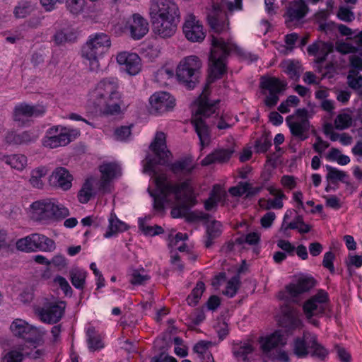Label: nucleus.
Masks as SVG:
<instances>
[{
	"instance_id": "obj_9",
	"label": "nucleus",
	"mask_w": 362,
	"mask_h": 362,
	"mask_svg": "<svg viewBox=\"0 0 362 362\" xmlns=\"http://www.w3.org/2000/svg\"><path fill=\"white\" fill-rule=\"evenodd\" d=\"M308 115V110L299 108L293 115H288L286 118V124L292 136L300 141H305L309 137L311 124Z\"/></svg>"
},
{
	"instance_id": "obj_18",
	"label": "nucleus",
	"mask_w": 362,
	"mask_h": 362,
	"mask_svg": "<svg viewBox=\"0 0 362 362\" xmlns=\"http://www.w3.org/2000/svg\"><path fill=\"white\" fill-rule=\"evenodd\" d=\"M334 44L331 42L317 40L310 45L307 48L309 55L315 57V63L318 66L319 71H322L320 65L326 61L327 56L334 50Z\"/></svg>"
},
{
	"instance_id": "obj_63",
	"label": "nucleus",
	"mask_w": 362,
	"mask_h": 362,
	"mask_svg": "<svg viewBox=\"0 0 362 362\" xmlns=\"http://www.w3.org/2000/svg\"><path fill=\"white\" fill-rule=\"evenodd\" d=\"M277 246L288 255L293 256L296 250V247L288 240H279L277 241Z\"/></svg>"
},
{
	"instance_id": "obj_40",
	"label": "nucleus",
	"mask_w": 362,
	"mask_h": 362,
	"mask_svg": "<svg viewBox=\"0 0 362 362\" xmlns=\"http://www.w3.org/2000/svg\"><path fill=\"white\" fill-rule=\"evenodd\" d=\"M70 280L72 285L78 289H83L86 282V272L78 268H73L69 271Z\"/></svg>"
},
{
	"instance_id": "obj_59",
	"label": "nucleus",
	"mask_w": 362,
	"mask_h": 362,
	"mask_svg": "<svg viewBox=\"0 0 362 362\" xmlns=\"http://www.w3.org/2000/svg\"><path fill=\"white\" fill-rule=\"evenodd\" d=\"M210 344L211 342L209 341H200L194 345V351L200 354H206L209 360L210 358L213 359L212 355L207 352V349Z\"/></svg>"
},
{
	"instance_id": "obj_1",
	"label": "nucleus",
	"mask_w": 362,
	"mask_h": 362,
	"mask_svg": "<svg viewBox=\"0 0 362 362\" xmlns=\"http://www.w3.org/2000/svg\"><path fill=\"white\" fill-rule=\"evenodd\" d=\"M157 191L151 192L153 198V208L156 211L163 212L165 204L180 203L171 210L173 218H182L187 214V211L197 204V197L191 184V179H186L181 183L173 184L168 181L165 175H160L156 179Z\"/></svg>"
},
{
	"instance_id": "obj_12",
	"label": "nucleus",
	"mask_w": 362,
	"mask_h": 362,
	"mask_svg": "<svg viewBox=\"0 0 362 362\" xmlns=\"http://www.w3.org/2000/svg\"><path fill=\"white\" fill-rule=\"evenodd\" d=\"M328 301V293L323 290L307 300L303 305V311L309 322L315 327H318L319 321L313 319V316H322L327 308Z\"/></svg>"
},
{
	"instance_id": "obj_19",
	"label": "nucleus",
	"mask_w": 362,
	"mask_h": 362,
	"mask_svg": "<svg viewBox=\"0 0 362 362\" xmlns=\"http://www.w3.org/2000/svg\"><path fill=\"white\" fill-rule=\"evenodd\" d=\"M45 112V108L40 105H30L23 103L17 105L13 110V119L21 124H25L28 118L39 117Z\"/></svg>"
},
{
	"instance_id": "obj_56",
	"label": "nucleus",
	"mask_w": 362,
	"mask_h": 362,
	"mask_svg": "<svg viewBox=\"0 0 362 362\" xmlns=\"http://www.w3.org/2000/svg\"><path fill=\"white\" fill-rule=\"evenodd\" d=\"M210 215L201 211H187L186 215V219L189 222L199 221H207L209 220Z\"/></svg>"
},
{
	"instance_id": "obj_34",
	"label": "nucleus",
	"mask_w": 362,
	"mask_h": 362,
	"mask_svg": "<svg viewBox=\"0 0 362 362\" xmlns=\"http://www.w3.org/2000/svg\"><path fill=\"white\" fill-rule=\"evenodd\" d=\"M10 329L16 337L28 339V335L33 329V327L23 320L16 319L11 323Z\"/></svg>"
},
{
	"instance_id": "obj_58",
	"label": "nucleus",
	"mask_w": 362,
	"mask_h": 362,
	"mask_svg": "<svg viewBox=\"0 0 362 362\" xmlns=\"http://www.w3.org/2000/svg\"><path fill=\"white\" fill-rule=\"evenodd\" d=\"M338 18L345 22H351L355 18V15L349 8L341 6L337 12Z\"/></svg>"
},
{
	"instance_id": "obj_30",
	"label": "nucleus",
	"mask_w": 362,
	"mask_h": 362,
	"mask_svg": "<svg viewBox=\"0 0 362 362\" xmlns=\"http://www.w3.org/2000/svg\"><path fill=\"white\" fill-rule=\"evenodd\" d=\"M222 233V224L218 221H212L206 225L205 247L209 248L214 244L215 239Z\"/></svg>"
},
{
	"instance_id": "obj_52",
	"label": "nucleus",
	"mask_w": 362,
	"mask_h": 362,
	"mask_svg": "<svg viewBox=\"0 0 362 362\" xmlns=\"http://www.w3.org/2000/svg\"><path fill=\"white\" fill-rule=\"evenodd\" d=\"M21 351H23V356H28L33 359H37L40 358L43 354L44 351L41 349H36L34 346L33 348H29L27 345H21L18 347Z\"/></svg>"
},
{
	"instance_id": "obj_43",
	"label": "nucleus",
	"mask_w": 362,
	"mask_h": 362,
	"mask_svg": "<svg viewBox=\"0 0 362 362\" xmlns=\"http://www.w3.org/2000/svg\"><path fill=\"white\" fill-rule=\"evenodd\" d=\"M93 196L92 179L86 180L81 189L78 192V199L82 204L88 203Z\"/></svg>"
},
{
	"instance_id": "obj_27",
	"label": "nucleus",
	"mask_w": 362,
	"mask_h": 362,
	"mask_svg": "<svg viewBox=\"0 0 362 362\" xmlns=\"http://www.w3.org/2000/svg\"><path fill=\"white\" fill-rule=\"evenodd\" d=\"M234 152V146L228 148L216 149L212 153L207 155L201 161V164L203 166H206L215 163H223L228 162Z\"/></svg>"
},
{
	"instance_id": "obj_4",
	"label": "nucleus",
	"mask_w": 362,
	"mask_h": 362,
	"mask_svg": "<svg viewBox=\"0 0 362 362\" xmlns=\"http://www.w3.org/2000/svg\"><path fill=\"white\" fill-rule=\"evenodd\" d=\"M121 98L118 81L114 77L105 78L99 81L91 95L95 106L108 115L120 112Z\"/></svg>"
},
{
	"instance_id": "obj_61",
	"label": "nucleus",
	"mask_w": 362,
	"mask_h": 362,
	"mask_svg": "<svg viewBox=\"0 0 362 362\" xmlns=\"http://www.w3.org/2000/svg\"><path fill=\"white\" fill-rule=\"evenodd\" d=\"M249 183L241 182L237 187H233L229 189V192L235 197H241L245 194H247Z\"/></svg>"
},
{
	"instance_id": "obj_17",
	"label": "nucleus",
	"mask_w": 362,
	"mask_h": 362,
	"mask_svg": "<svg viewBox=\"0 0 362 362\" xmlns=\"http://www.w3.org/2000/svg\"><path fill=\"white\" fill-rule=\"evenodd\" d=\"M258 342L262 354L269 358L279 349V346H283L286 344V338L280 331H276L271 334L259 337Z\"/></svg>"
},
{
	"instance_id": "obj_57",
	"label": "nucleus",
	"mask_w": 362,
	"mask_h": 362,
	"mask_svg": "<svg viewBox=\"0 0 362 362\" xmlns=\"http://www.w3.org/2000/svg\"><path fill=\"white\" fill-rule=\"evenodd\" d=\"M23 357V351L20 349L18 351L11 350L3 357L2 362H22Z\"/></svg>"
},
{
	"instance_id": "obj_31",
	"label": "nucleus",
	"mask_w": 362,
	"mask_h": 362,
	"mask_svg": "<svg viewBox=\"0 0 362 362\" xmlns=\"http://www.w3.org/2000/svg\"><path fill=\"white\" fill-rule=\"evenodd\" d=\"M310 334L304 332L302 338L297 337L293 341V351L298 358H305L309 354V346L306 345V341L310 340Z\"/></svg>"
},
{
	"instance_id": "obj_21",
	"label": "nucleus",
	"mask_w": 362,
	"mask_h": 362,
	"mask_svg": "<svg viewBox=\"0 0 362 362\" xmlns=\"http://www.w3.org/2000/svg\"><path fill=\"white\" fill-rule=\"evenodd\" d=\"M182 29L186 38L191 42H202L205 37L202 25L193 14L187 16Z\"/></svg>"
},
{
	"instance_id": "obj_2",
	"label": "nucleus",
	"mask_w": 362,
	"mask_h": 362,
	"mask_svg": "<svg viewBox=\"0 0 362 362\" xmlns=\"http://www.w3.org/2000/svg\"><path fill=\"white\" fill-rule=\"evenodd\" d=\"M211 29L217 35H211L212 48L209 56V74L208 83L222 78L226 71V59L230 53L235 50V46L229 41H226L218 35L228 28L227 16L219 6H214V8L207 16Z\"/></svg>"
},
{
	"instance_id": "obj_41",
	"label": "nucleus",
	"mask_w": 362,
	"mask_h": 362,
	"mask_svg": "<svg viewBox=\"0 0 362 362\" xmlns=\"http://www.w3.org/2000/svg\"><path fill=\"white\" fill-rule=\"evenodd\" d=\"M47 174V170L43 166H40L33 170L29 180L30 185L35 188L42 189L44 185L42 178Z\"/></svg>"
},
{
	"instance_id": "obj_6",
	"label": "nucleus",
	"mask_w": 362,
	"mask_h": 362,
	"mask_svg": "<svg viewBox=\"0 0 362 362\" xmlns=\"http://www.w3.org/2000/svg\"><path fill=\"white\" fill-rule=\"evenodd\" d=\"M35 218L43 223L59 221L69 216V209L54 199H41L31 204Z\"/></svg>"
},
{
	"instance_id": "obj_64",
	"label": "nucleus",
	"mask_w": 362,
	"mask_h": 362,
	"mask_svg": "<svg viewBox=\"0 0 362 362\" xmlns=\"http://www.w3.org/2000/svg\"><path fill=\"white\" fill-rule=\"evenodd\" d=\"M334 255L332 252L329 251L325 254L322 264L328 269L332 273L334 272V267L333 264V260L334 259Z\"/></svg>"
},
{
	"instance_id": "obj_28",
	"label": "nucleus",
	"mask_w": 362,
	"mask_h": 362,
	"mask_svg": "<svg viewBox=\"0 0 362 362\" xmlns=\"http://www.w3.org/2000/svg\"><path fill=\"white\" fill-rule=\"evenodd\" d=\"M308 11V7L303 0L294 1L287 9V23L300 21L305 16Z\"/></svg>"
},
{
	"instance_id": "obj_14",
	"label": "nucleus",
	"mask_w": 362,
	"mask_h": 362,
	"mask_svg": "<svg viewBox=\"0 0 362 362\" xmlns=\"http://www.w3.org/2000/svg\"><path fill=\"white\" fill-rule=\"evenodd\" d=\"M315 280L312 276H303L296 284H291L286 287V291L279 293V298L286 301L297 302L299 295L308 291L315 285Z\"/></svg>"
},
{
	"instance_id": "obj_47",
	"label": "nucleus",
	"mask_w": 362,
	"mask_h": 362,
	"mask_svg": "<svg viewBox=\"0 0 362 362\" xmlns=\"http://www.w3.org/2000/svg\"><path fill=\"white\" fill-rule=\"evenodd\" d=\"M352 124V117L348 113L338 115L334 120V127L337 129L343 130L350 127Z\"/></svg>"
},
{
	"instance_id": "obj_26",
	"label": "nucleus",
	"mask_w": 362,
	"mask_h": 362,
	"mask_svg": "<svg viewBox=\"0 0 362 362\" xmlns=\"http://www.w3.org/2000/svg\"><path fill=\"white\" fill-rule=\"evenodd\" d=\"M279 324L287 332H293L296 329L301 328L303 326L297 311L291 307H288L284 310L283 315L279 320Z\"/></svg>"
},
{
	"instance_id": "obj_42",
	"label": "nucleus",
	"mask_w": 362,
	"mask_h": 362,
	"mask_svg": "<svg viewBox=\"0 0 362 362\" xmlns=\"http://www.w3.org/2000/svg\"><path fill=\"white\" fill-rule=\"evenodd\" d=\"M87 341L89 349L96 351L103 348L104 344L102 341L101 337L98 334L93 327H90L87 330Z\"/></svg>"
},
{
	"instance_id": "obj_36",
	"label": "nucleus",
	"mask_w": 362,
	"mask_h": 362,
	"mask_svg": "<svg viewBox=\"0 0 362 362\" xmlns=\"http://www.w3.org/2000/svg\"><path fill=\"white\" fill-rule=\"evenodd\" d=\"M3 160L12 168L18 170H23L28 164L27 158L22 154H13L11 156H4Z\"/></svg>"
},
{
	"instance_id": "obj_5",
	"label": "nucleus",
	"mask_w": 362,
	"mask_h": 362,
	"mask_svg": "<svg viewBox=\"0 0 362 362\" xmlns=\"http://www.w3.org/2000/svg\"><path fill=\"white\" fill-rule=\"evenodd\" d=\"M110 37L103 33L90 35L88 40L83 45L82 57L89 61L91 71H98L100 68L98 58L102 57L110 47Z\"/></svg>"
},
{
	"instance_id": "obj_13",
	"label": "nucleus",
	"mask_w": 362,
	"mask_h": 362,
	"mask_svg": "<svg viewBox=\"0 0 362 362\" xmlns=\"http://www.w3.org/2000/svg\"><path fill=\"white\" fill-rule=\"evenodd\" d=\"M151 18L180 20V11L173 0H153L150 7Z\"/></svg>"
},
{
	"instance_id": "obj_24",
	"label": "nucleus",
	"mask_w": 362,
	"mask_h": 362,
	"mask_svg": "<svg viewBox=\"0 0 362 362\" xmlns=\"http://www.w3.org/2000/svg\"><path fill=\"white\" fill-rule=\"evenodd\" d=\"M72 180L73 176L64 167L56 168L49 177V183L51 186L64 191H67L71 187Z\"/></svg>"
},
{
	"instance_id": "obj_7",
	"label": "nucleus",
	"mask_w": 362,
	"mask_h": 362,
	"mask_svg": "<svg viewBox=\"0 0 362 362\" xmlns=\"http://www.w3.org/2000/svg\"><path fill=\"white\" fill-rule=\"evenodd\" d=\"M202 66V61L195 55L183 58L176 69L178 81L189 90L194 88L199 83Z\"/></svg>"
},
{
	"instance_id": "obj_11",
	"label": "nucleus",
	"mask_w": 362,
	"mask_h": 362,
	"mask_svg": "<svg viewBox=\"0 0 362 362\" xmlns=\"http://www.w3.org/2000/svg\"><path fill=\"white\" fill-rule=\"evenodd\" d=\"M78 132L70 130L62 126H54L49 128L43 140V145L50 148L64 146L75 139Z\"/></svg>"
},
{
	"instance_id": "obj_60",
	"label": "nucleus",
	"mask_w": 362,
	"mask_h": 362,
	"mask_svg": "<svg viewBox=\"0 0 362 362\" xmlns=\"http://www.w3.org/2000/svg\"><path fill=\"white\" fill-rule=\"evenodd\" d=\"M174 76V71L173 69L162 67L158 70L156 74V78L158 81H161L163 80H167L173 78Z\"/></svg>"
},
{
	"instance_id": "obj_23",
	"label": "nucleus",
	"mask_w": 362,
	"mask_h": 362,
	"mask_svg": "<svg viewBox=\"0 0 362 362\" xmlns=\"http://www.w3.org/2000/svg\"><path fill=\"white\" fill-rule=\"evenodd\" d=\"M117 62L129 75H136L141 70V59L136 53L122 52L117 56Z\"/></svg>"
},
{
	"instance_id": "obj_33",
	"label": "nucleus",
	"mask_w": 362,
	"mask_h": 362,
	"mask_svg": "<svg viewBox=\"0 0 362 362\" xmlns=\"http://www.w3.org/2000/svg\"><path fill=\"white\" fill-rule=\"evenodd\" d=\"M286 86V83L281 81L279 78L275 77L264 78L262 77L261 88L268 90L269 93H280L283 91Z\"/></svg>"
},
{
	"instance_id": "obj_32",
	"label": "nucleus",
	"mask_w": 362,
	"mask_h": 362,
	"mask_svg": "<svg viewBox=\"0 0 362 362\" xmlns=\"http://www.w3.org/2000/svg\"><path fill=\"white\" fill-rule=\"evenodd\" d=\"M109 225L106 233L104 234L105 238H110L117 233L125 231L127 226L121 221L115 214H111L108 219Z\"/></svg>"
},
{
	"instance_id": "obj_25",
	"label": "nucleus",
	"mask_w": 362,
	"mask_h": 362,
	"mask_svg": "<svg viewBox=\"0 0 362 362\" xmlns=\"http://www.w3.org/2000/svg\"><path fill=\"white\" fill-rule=\"evenodd\" d=\"M180 20L151 18L153 31L161 38H168L174 35Z\"/></svg>"
},
{
	"instance_id": "obj_15",
	"label": "nucleus",
	"mask_w": 362,
	"mask_h": 362,
	"mask_svg": "<svg viewBox=\"0 0 362 362\" xmlns=\"http://www.w3.org/2000/svg\"><path fill=\"white\" fill-rule=\"evenodd\" d=\"M64 302H48L43 307L36 308L35 313L43 322L55 324L62 319L64 314Z\"/></svg>"
},
{
	"instance_id": "obj_38",
	"label": "nucleus",
	"mask_w": 362,
	"mask_h": 362,
	"mask_svg": "<svg viewBox=\"0 0 362 362\" xmlns=\"http://www.w3.org/2000/svg\"><path fill=\"white\" fill-rule=\"evenodd\" d=\"M284 71L290 78L298 81L300 75V65L298 62L293 60L285 61L281 64Z\"/></svg>"
},
{
	"instance_id": "obj_3",
	"label": "nucleus",
	"mask_w": 362,
	"mask_h": 362,
	"mask_svg": "<svg viewBox=\"0 0 362 362\" xmlns=\"http://www.w3.org/2000/svg\"><path fill=\"white\" fill-rule=\"evenodd\" d=\"M149 148L153 152L154 157L147 155L144 163V173H148L156 179L160 175H166L165 173H159L157 165H161L168 168L169 170L177 177H183L192 174L196 168L192 157L185 156L173 163H170L172 153L168 149L166 145V136L162 132L156 134L153 141L150 144Z\"/></svg>"
},
{
	"instance_id": "obj_55",
	"label": "nucleus",
	"mask_w": 362,
	"mask_h": 362,
	"mask_svg": "<svg viewBox=\"0 0 362 362\" xmlns=\"http://www.w3.org/2000/svg\"><path fill=\"white\" fill-rule=\"evenodd\" d=\"M132 125L121 126L115 130V137L117 141H126L131 136V128Z\"/></svg>"
},
{
	"instance_id": "obj_49",
	"label": "nucleus",
	"mask_w": 362,
	"mask_h": 362,
	"mask_svg": "<svg viewBox=\"0 0 362 362\" xmlns=\"http://www.w3.org/2000/svg\"><path fill=\"white\" fill-rule=\"evenodd\" d=\"M144 273V269L141 272L139 270H134L130 275L129 281L131 284L133 285H144L150 279V276Z\"/></svg>"
},
{
	"instance_id": "obj_46",
	"label": "nucleus",
	"mask_w": 362,
	"mask_h": 362,
	"mask_svg": "<svg viewBox=\"0 0 362 362\" xmlns=\"http://www.w3.org/2000/svg\"><path fill=\"white\" fill-rule=\"evenodd\" d=\"M240 285V276L235 275L228 281L226 291H224L223 293L229 298H233L237 293Z\"/></svg>"
},
{
	"instance_id": "obj_50",
	"label": "nucleus",
	"mask_w": 362,
	"mask_h": 362,
	"mask_svg": "<svg viewBox=\"0 0 362 362\" xmlns=\"http://www.w3.org/2000/svg\"><path fill=\"white\" fill-rule=\"evenodd\" d=\"M304 222L303 217L302 215H296L294 220L288 223L286 226H284V223L281 224L280 228V232L283 233L286 237H289L290 235L287 233L288 230H295L298 228V226L303 224Z\"/></svg>"
},
{
	"instance_id": "obj_16",
	"label": "nucleus",
	"mask_w": 362,
	"mask_h": 362,
	"mask_svg": "<svg viewBox=\"0 0 362 362\" xmlns=\"http://www.w3.org/2000/svg\"><path fill=\"white\" fill-rule=\"evenodd\" d=\"M151 114H163L171 111L175 105V100L168 92H157L149 99Z\"/></svg>"
},
{
	"instance_id": "obj_29",
	"label": "nucleus",
	"mask_w": 362,
	"mask_h": 362,
	"mask_svg": "<svg viewBox=\"0 0 362 362\" xmlns=\"http://www.w3.org/2000/svg\"><path fill=\"white\" fill-rule=\"evenodd\" d=\"M254 351V347L249 341H240L233 345L232 352L238 361L247 362L248 355Z\"/></svg>"
},
{
	"instance_id": "obj_45",
	"label": "nucleus",
	"mask_w": 362,
	"mask_h": 362,
	"mask_svg": "<svg viewBox=\"0 0 362 362\" xmlns=\"http://www.w3.org/2000/svg\"><path fill=\"white\" fill-rule=\"evenodd\" d=\"M75 38V33L69 30H60L53 36V40L57 45H62L66 42H71Z\"/></svg>"
},
{
	"instance_id": "obj_62",
	"label": "nucleus",
	"mask_w": 362,
	"mask_h": 362,
	"mask_svg": "<svg viewBox=\"0 0 362 362\" xmlns=\"http://www.w3.org/2000/svg\"><path fill=\"white\" fill-rule=\"evenodd\" d=\"M54 281L59 284L62 290L64 291L66 295H71L72 293V288L70 286L67 280L61 276H57L54 278Z\"/></svg>"
},
{
	"instance_id": "obj_48",
	"label": "nucleus",
	"mask_w": 362,
	"mask_h": 362,
	"mask_svg": "<svg viewBox=\"0 0 362 362\" xmlns=\"http://www.w3.org/2000/svg\"><path fill=\"white\" fill-rule=\"evenodd\" d=\"M272 146V139L267 134H263L260 138L256 140L255 149L256 153H263L268 151Z\"/></svg>"
},
{
	"instance_id": "obj_54",
	"label": "nucleus",
	"mask_w": 362,
	"mask_h": 362,
	"mask_svg": "<svg viewBox=\"0 0 362 362\" xmlns=\"http://www.w3.org/2000/svg\"><path fill=\"white\" fill-rule=\"evenodd\" d=\"M66 8L73 14L80 13L84 7L85 0H66Z\"/></svg>"
},
{
	"instance_id": "obj_39",
	"label": "nucleus",
	"mask_w": 362,
	"mask_h": 362,
	"mask_svg": "<svg viewBox=\"0 0 362 362\" xmlns=\"http://www.w3.org/2000/svg\"><path fill=\"white\" fill-rule=\"evenodd\" d=\"M326 169L327 170L326 179L328 182H331L332 183H335L337 181H340L346 185L349 184L346 180V178L349 177V175L346 174V172L339 170L337 168L332 167L328 165H326Z\"/></svg>"
},
{
	"instance_id": "obj_8",
	"label": "nucleus",
	"mask_w": 362,
	"mask_h": 362,
	"mask_svg": "<svg viewBox=\"0 0 362 362\" xmlns=\"http://www.w3.org/2000/svg\"><path fill=\"white\" fill-rule=\"evenodd\" d=\"M215 112V104L210 103L209 99L206 97L202 98L199 100L196 113L192 120V123L194 125L202 145L208 143L210 139L209 129L204 118H206Z\"/></svg>"
},
{
	"instance_id": "obj_37",
	"label": "nucleus",
	"mask_w": 362,
	"mask_h": 362,
	"mask_svg": "<svg viewBox=\"0 0 362 362\" xmlns=\"http://www.w3.org/2000/svg\"><path fill=\"white\" fill-rule=\"evenodd\" d=\"M34 10L35 6L31 1L21 0L14 8L13 14L16 18H23L30 15Z\"/></svg>"
},
{
	"instance_id": "obj_20",
	"label": "nucleus",
	"mask_w": 362,
	"mask_h": 362,
	"mask_svg": "<svg viewBox=\"0 0 362 362\" xmlns=\"http://www.w3.org/2000/svg\"><path fill=\"white\" fill-rule=\"evenodd\" d=\"M124 30L134 40H140L148 32V23L140 14L135 13L127 21Z\"/></svg>"
},
{
	"instance_id": "obj_53",
	"label": "nucleus",
	"mask_w": 362,
	"mask_h": 362,
	"mask_svg": "<svg viewBox=\"0 0 362 362\" xmlns=\"http://www.w3.org/2000/svg\"><path fill=\"white\" fill-rule=\"evenodd\" d=\"M335 49L342 54L356 53L358 52V47L351 43L345 42H337Z\"/></svg>"
},
{
	"instance_id": "obj_10",
	"label": "nucleus",
	"mask_w": 362,
	"mask_h": 362,
	"mask_svg": "<svg viewBox=\"0 0 362 362\" xmlns=\"http://www.w3.org/2000/svg\"><path fill=\"white\" fill-rule=\"evenodd\" d=\"M16 247L18 250L30 252L37 250L50 252L56 249L54 241L39 233H33L16 242Z\"/></svg>"
},
{
	"instance_id": "obj_35",
	"label": "nucleus",
	"mask_w": 362,
	"mask_h": 362,
	"mask_svg": "<svg viewBox=\"0 0 362 362\" xmlns=\"http://www.w3.org/2000/svg\"><path fill=\"white\" fill-rule=\"evenodd\" d=\"M309 349L311 356L323 360L328 355V351L317 341L315 335H310L309 340Z\"/></svg>"
},
{
	"instance_id": "obj_51",
	"label": "nucleus",
	"mask_w": 362,
	"mask_h": 362,
	"mask_svg": "<svg viewBox=\"0 0 362 362\" xmlns=\"http://www.w3.org/2000/svg\"><path fill=\"white\" fill-rule=\"evenodd\" d=\"M358 74L357 71L351 70L346 78L348 86L354 90H358L362 87V76L359 75L356 78L354 77V75Z\"/></svg>"
},
{
	"instance_id": "obj_22",
	"label": "nucleus",
	"mask_w": 362,
	"mask_h": 362,
	"mask_svg": "<svg viewBox=\"0 0 362 362\" xmlns=\"http://www.w3.org/2000/svg\"><path fill=\"white\" fill-rule=\"evenodd\" d=\"M101 173V180L99 189L103 193L110 192V182L121 175V168L116 163H106L99 168Z\"/></svg>"
},
{
	"instance_id": "obj_44",
	"label": "nucleus",
	"mask_w": 362,
	"mask_h": 362,
	"mask_svg": "<svg viewBox=\"0 0 362 362\" xmlns=\"http://www.w3.org/2000/svg\"><path fill=\"white\" fill-rule=\"evenodd\" d=\"M205 291V284L203 281H198L195 288L192 291L191 294L187 297V303L191 306H195L201 298Z\"/></svg>"
}]
</instances>
